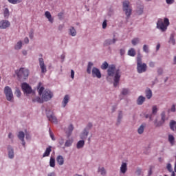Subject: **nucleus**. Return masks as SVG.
Here are the masks:
<instances>
[{
	"mask_svg": "<svg viewBox=\"0 0 176 176\" xmlns=\"http://www.w3.org/2000/svg\"><path fill=\"white\" fill-rule=\"evenodd\" d=\"M10 26V23L6 20H2L0 21V28L1 30H6L8 27Z\"/></svg>",
	"mask_w": 176,
	"mask_h": 176,
	"instance_id": "15",
	"label": "nucleus"
},
{
	"mask_svg": "<svg viewBox=\"0 0 176 176\" xmlns=\"http://www.w3.org/2000/svg\"><path fill=\"white\" fill-rule=\"evenodd\" d=\"M38 64L41 69V74H46V72H47V67L45 65L43 58H38Z\"/></svg>",
	"mask_w": 176,
	"mask_h": 176,
	"instance_id": "9",
	"label": "nucleus"
},
{
	"mask_svg": "<svg viewBox=\"0 0 176 176\" xmlns=\"http://www.w3.org/2000/svg\"><path fill=\"white\" fill-rule=\"evenodd\" d=\"M98 173L102 176L107 175V170H105V168H104V166H99L98 168Z\"/></svg>",
	"mask_w": 176,
	"mask_h": 176,
	"instance_id": "22",
	"label": "nucleus"
},
{
	"mask_svg": "<svg viewBox=\"0 0 176 176\" xmlns=\"http://www.w3.org/2000/svg\"><path fill=\"white\" fill-rule=\"evenodd\" d=\"M165 2L167 5H173L175 3V0H165Z\"/></svg>",
	"mask_w": 176,
	"mask_h": 176,
	"instance_id": "50",
	"label": "nucleus"
},
{
	"mask_svg": "<svg viewBox=\"0 0 176 176\" xmlns=\"http://www.w3.org/2000/svg\"><path fill=\"white\" fill-rule=\"evenodd\" d=\"M145 94L147 100H151L152 98L153 94L152 90H151V89L147 88L145 91Z\"/></svg>",
	"mask_w": 176,
	"mask_h": 176,
	"instance_id": "26",
	"label": "nucleus"
},
{
	"mask_svg": "<svg viewBox=\"0 0 176 176\" xmlns=\"http://www.w3.org/2000/svg\"><path fill=\"white\" fill-rule=\"evenodd\" d=\"M93 65H94V64L92 62H89L88 63V65H87V72L89 75L91 74V72L93 71Z\"/></svg>",
	"mask_w": 176,
	"mask_h": 176,
	"instance_id": "24",
	"label": "nucleus"
},
{
	"mask_svg": "<svg viewBox=\"0 0 176 176\" xmlns=\"http://www.w3.org/2000/svg\"><path fill=\"white\" fill-rule=\"evenodd\" d=\"M144 130H145V124H142L140 126L138 129V134H142L144 133Z\"/></svg>",
	"mask_w": 176,
	"mask_h": 176,
	"instance_id": "35",
	"label": "nucleus"
},
{
	"mask_svg": "<svg viewBox=\"0 0 176 176\" xmlns=\"http://www.w3.org/2000/svg\"><path fill=\"white\" fill-rule=\"evenodd\" d=\"M136 63L137 71L138 74H144V72H146L148 65H146V63H142V55H141V53L138 54L136 57Z\"/></svg>",
	"mask_w": 176,
	"mask_h": 176,
	"instance_id": "3",
	"label": "nucleus"
},
{
	"mask_svg": "<svg viewBox=\"0 0 176 176\" xmlns=\"http://www.w3.org/2000/svg\"><path fill=\"white\" fill-rule=\"evenodd\" d=\"M47 118L50 122L52 123H54V124H57L58 123V120L57 119V117L53 114V113H47Z\"/></svg>",
	"mask_w": 176,
	"mask_h": 176,
	"instance_id": "11",
	"label": "nucleus"
},
{
	"mask_svg": "<svg viewBox=\"0 0 176 176\" xmlns=\"http://www.w3.org/2000/svg\"><path fill=\"white\" fill-rule=\"evenodd\" d=\"M148 67H150V68H155V67H156V62L150 60L148 62Z\"/></svg>",
	"mask_w": 176,
	"mask_h": 176,
	"instance_id": "44",
	"label": "nucleus"
},
{
	"mask_svg": "<svg viewBox=\"0 0 176 176\" xmlns=\"http://www.w3.org/2000/svg\"><path fill=\"white\" fill-rule=\"evenodd\" d=\"M127 170V162H122L120 167V174H125Z\"/></svg>",
	"mask_w": 176,
	"mask_h": 176,
	"instance_id": "14",
	"label": "nucleus"
},
{
	"mask_svg": "<svg viewBox=\"0 0 176 176\" xmlns=\"http://www.w3.org/2000/svg\"><path fill=\"white\" fill-rule=\"evenodd\" d=\"M10 3H12V5H17V3H20L23 1V0H8Z\"/></svg>",
	"mask_w": 176,
	"mask_h": 176,
	"instance_id": "41",
	"label": "nucleus"
},
{
	"mask_svg": "<svg viewBox=\"0 0 176 176\" xmlns=\"http://www.w3.org/2000/svg\"><path fill=\"white\" fill-rule=\"evenodd\" d=\"M15 96H16L18 98L21 96V91H20L19 88H16Z\"/></svg>",
	"mask_w": 176,
	"mask_h": 176,
	"instance_id": "48",
	"label": "nucleus"
},
{
	"mask_svg": "<svg viewBox=\"0 0 176 176\" xmlns=\"http://www.w3.org/2000/svg\"><path fill=\"white\" fill-rule=\"evenodd\" d=\"M25 136L27 141H31V135L30 133H26Z\"/></svg>",
	"mask_w": 176,
	"mask_h": 176,
	"instance_id": "52",
	"label": "nucleus"
},
{
	"mask_svg": "<svg viewBox=\"0 0 176 176\" xmlns=\"http://www.w3.org/2000/svg\"><path fill=\"white\" fill-rule=\"evenodd\" d=\"M140 41L141 40L140 39V38H135L131 40V43L133 45V46H137V45H138V43H140Z\"/></svg>",
	"mask_w": 176,
	"mask_h": 176,
	"instance_id": "36",
	"label": "nucleus"
},
{
	"mask_svg": "<svg viewBox=\"0 0 176 176\" xmlns=\"http://www.w3.org/2000/svg\"><path fill=\"white\" fill-rule=\"evenodd\" d=\"M171 112H175V105H173L170 109Z\"/></svg>",
	"mask_w": 176,
	"mask_h": 176,
	"instance_id": "63",
	"label": "nucleus"
},
{
	"mask_svg": "<svg viewBox=\"0 0 176 176\" xmlns=\"http://www.w3.org/2000/svg\"><path fill=\"white\" fill-rule=\"evenodd\" d=\"M56 162L59 166L64 164V157L62 155H58L56 157Z\"/></svg>",
	"mask_w": 176,
	"mask_h": 176,
	"instance_id": "28",
	"label": "nucleus"
},
{
	"mask_svg": "<svg viewBox=\"0 0 176 176\" xmlns=\"http://www.w3.org/2000/svg\"><path fill=\"white\" fill-rule=\"evenodd\" d=\"M168 25H170V20L168 18H164V20L160 19L157 22V30H160L162 32H166Z\"/></svg>",
	"mask_w": 176,
	"mask_h": 176,
	"instance_id": "4",
	"label": "nucleus"
},
{
	"mask_svg": "<svg viewBox=\"0 0 176 176\" xmlns=\"http://www.w3.org/2000/svg\"><path fill=\"white\" fill-rule=\"evenodd\" d=\"M91 127H93V124L91 122H89L87 124V126L85 129H87V130H90V129H91Z\"/></svg>",
	"mask_w": 176,
	"mask_h": 176,
	"instance_id": "51",
	"label": "nucleus"
},
{
	"mask_svg": "<svg viewBox=\"0 0 176 176\" xmlns=\"http://www.w3.org/2000/svg\"><path fill=\"white\" fill-rule=\"evenodd\" d=\"M168 140L170 144V145H174V144H175V138H174V135H173L172 134L168 135Z\"/></svg>",
	"mask_w": 176,
	"mask_h": 176,
	"instance_id": "32",
	"label": "nucleus"
},
{
	"mask_svg": "<svg viewBox=\"0 0 176 176\" xmlns=\"http://www.w3.org/2000/svg\"><path fill=\"white\" fill-rule=\"evenodd\" d=\"M122 9H123V12L125 13L127 17H130V16H131V12L133 11V9L131 8V6H130L129 1H123Z\"/></svg>",
	"mask_w": 176,
	"mask_h": 176,
	"instance_id": "7",
	"label": "nucleus"
},
{
	"mask_svg": "<svg viewBox=\"0 0 176 176\" xmlns=\"http://www.w3.org/2000/svg\"><path fill=\"white\" fill-rule=\"evenodd\" d=\"M157 74L159 75H162V74H163V69L162 68H158L157 69Z\"/></svg>",
	"mask_w": 176,
	"mask_h": 176,
	"instance_id": "57",
	"label": "nucleus"
},
{
	"mask_svg": "<svg viewBox=\"0 0 176 176\" xmlns=\"http://www.w3.org/2000/svg\"><path fill=\"white\" fill-rule=\"evenodd\" d=\"M161 119L163 123H164V122H166V112L163 111L161 113Z\"/></svg>",
	"mask_w": 176,
	"mask_h": 176,
	"instance_id": "46",
	"label": "nucleus"
},
{
	"mask_svg": "<svg viewBox=\"0 0 176 176\" xmlns=\"http://www.w3.org/2000/svg\"><path fill=\"white\" fill-rule=\"evenodd\" d=\"M14 137V136L13 135V134L12 133H9L8 138H10V140H13Z\"/></svg>",
	"mask_w": 176,
	"mask_h": 176,
	"instance_id": "59",
	"label": "nucleus"
},
{
	"mask_svg": "<svg viewBox=\"0 0 176 176\" xmlns=\"http://www.w3.org/2000/svg\"><path fill=\"white\" fill-rule=\"evenodd\" d=\"M101 69H107V75L106 79L107 82L112 83L113 82L114 87H117L120 82V78L122 76V72L118 68H116L115 65L108 64L107 62H104L100 66Z\"/></svg>",
	"mask_w": 176,
	"mask_h": 176,
	"instance_id": "1",
	"label": "nucleus"
},
{
	"mask_svg": "<svg viewBox=\"0 0 176 176\" xmlns=\"http://www.w3.org/2000/svg\"><path fill=\"white\" fill-rule=\"evenodd\" d=\"M32 102H38L39 104H43V102H44L42 96H41V98L39 96L33 98L32 99Z\"/></svg>",
	"mask_w": 176,
	"mask_h": 176,
	"instance_id": "29",
	"label": "nucleus"
},
{
	"mask_svg": "<svg viewBox=\"0 0 176 176\" xmlns=\"http://www.w3.org/2000/svg\"><path fill=\"white\" fill-rule=\"evenodd\" d=\"M166 168L169 173H173V166H171V164L168 163L166 165Z\"/></svg>",
	"mask_w": 176,
	"mask_h": 176,
	"instance_id": "45",
	"label": "nucleus"
},
{
	"mask_svg": "<svg viewBox=\"0 0 176 176\" xmlns=\"http://www.w3.org/2000/svg\"><path fill=\"white\" fill-rule=\"evenodd\" d=\"M93 78H97L98 79H101V77L102 75L101 74V71H100V69L94 67L92 68V72L91 73Z\"/></svg>",
	"mask_w": 176,
	"mask_h": 176,
	"instance_id": "10",
	"label": "nucleus"
},
{
	"mask_svg": "<svg viewBox=\"0 0 176 176\" xmlns=\"http://www.w3.org/2000/svg\"><path fill=\"white\" fill-rule=\"evenodd\" d=\"M63 28H64V25L63 24L59 25L58 27V30L59 31H63Z\"/></svg>",
	"mask_w": 176,
	"mask_h": 176,
	"instance_id": "58",
	"label": "nucleus"
},
{
	"mask_svg": "<svg viewBox=\"0 0 176 176\" xmlns=\"http://www.w3.org/2000/svg\"><path fill=\"white\" fill-rule=\"evenodd\" d=\"M4 94L6 97V100L10 101V102H13L14 98L13 96V92L12 91V88L7 86L4 88Z\"/></svg>",
	"mask_w": 176,
	"mask_h": 176,
	"instance_id": "8",
	"label": "nucleus"
},
{
	"mask_svg": "<svg viewBox=\"0 0 176 176\" xmlns=\"http://www.w3.org/2000/svg\"><path fill=\"white\" fill-rule=\"evenodd\" d=\"M45 16L46 19H47L48 21L51 23L53 24V22L54 21V19L52 16V14H50V12L46 11L45 12Z\"/></svg>",
	"mask_w": 176,
	"mask_h": 176,
	"instance_id": "19",
	"label": "nucleus"
},
{
	"mask_svg": "<svg viewBox=\"0 0 176 176\" xmlns=\"http://www.w3.org/2000/svg\"><path fill=\"white\" fill-rule=\"evenodd\" d=\"M116 38H113V39H111V38H109V39H107L105 41H104V45L105 46H109V45H113L115 43H116Z\"/></svg>",
	"mask_w": 176,
	"mask_h": 176,
	"instance_id": "23",
	"label": "nucleus"
},
{
	"mask_svg": "<svg viewBox=\"0 0 176 176\" xmlns=\"http://www.w3.org/2000/svg\"><path fill=\"white\" fill-rule=\"evenodd\" d=\"M25 137V134L23 131H19L18 133V138L21 141L22 145L24 148H25V140H24Z\"/></svg>",
	"mask_w": 176,
	"mask_h": 176,
	"instance_id": "16",
	"label": "nucleus"
},
{
	"mask_svg": "<svg viewBox=\"0 0 176 176\" xmlns=\"http://www.w3.org/2000/svg\"><path fill=\"white\" fill-rule=\"evenodd\" d=\"M69 100H71V96L69 95H65L63 97V99L62 100V108H65L67 105H68V102H69Z\"/></svg>",
	"mask_w": 176,
	"mask_h": 176,
	"instance_id": "13",
	"label": "nucleus"
},
{
	"mask_svg": "<svg viewBox=\"0 0 176 176\" xmlns=\"http://www.w3.org/2000/svg\"><path fill=\"white\" fill-rule=\"evenodd\" d=\"M163 123H164V122H163V121H160V122H157V120H155L154 121V124L156 127H160V126H162L163 124Z\"/></svg>",
	"mask_w": 176,
	"mask_h": 176,
	"instance_id": "43",
	"label": "nucleus"
},
{
	"mask_svg": "<svg viewBox=\"0 0 176 176\" xmlns=\"http://www.w3.org/2000/svg\"><path fill=\"white\" fill-rule=\"evenodd\" d=\"M25 43H30V39H28V37H25L24 38Z\"/></svg>",
	"mask_w": 176,
	"mask_h": 176,
	"instance_id": "61",
	"label": "nucleus"
},
{
	"mask_svg": "<svg viewBox=\"0 0 176 176\" xmlns=\"http://www.w3.org/2000/svg\"><path fill=\"white\" fill-rule=\"evenodd\" d=\"M168 43L171 45L172 46H175L176 41H175V34L174 33L170 34L169 38L168 40Z\"/></svg>",
	"mask_w": 176,
	"mask_h": 176,
	"instance_id": "17",
	"label": "nucleus"
},
{
	"mask_svg": "<svg viewBox=\"0 0 176 176\" xmlns=\"http://www.w3.org/2000/svg\"><path fill=\"white\" fill-rule=\"evenodd\" d=\"M129 93V89H126V88H123L121 91V94H122V96H127Z\"/></svg>",
	"mask_w": 176,
	"mask_h": 176,
	"instance_id": "42",
	"label": "nucleus"
},
{
	"mask_svg": "<svg viewBox=\"0 0 176 176\" xmlns=\"http://www.w3.org/2000/svg\"><path fill=\"white\" fill-rule=\"evenodd\" d=\"M76 30L75 29V28L71 26L69 28V35H71V36H76Z\"/></svg>",
	"mask_w": 176,
	"mask_h": 176,
	"instance_id": "25",
	"label": "nucleus"
},
{
	"mask_svg": "<svg viewBox=\"0 0 176 176\" xmlns=\"http://www.w3.org/2000/svg\"><path fill=\"white\" fill-rule=\"evenodd\" d=\"M21 89L24 94H26V96H30V94H31L32 96H35V91L32 90L31 86H30V85H28V83H22Z\"/></svg>",
	"mask_w": 176,
	"mask_h": 176,
	"instance_id": "6",
	"label": "nucleus"
},
{
	"mask_svg": "<svg viewBox=\"0 0 176 176\" xmlns=\"http://www.w3.org/2000/svg\"><path fill=\"white\" fill-rule=\"evenodd\" d=\"M146 100V98H145L143 96H140L137 100H136V104L138 105H142V104H144V102H145V100Z\"/></svg>",
	"mask_w": 176,
	"mask_h": 176,
	"instance_id": "20",
	"label": "nucleus"
},
{
	"mask_svg": "<svg viewBox=\"0 0 176 176\" xmlns=\"http://www.w3.org/2000/svg\"><path fill=\"white\" fill-rule=\"evenodd\" d=\"M152 114L156 115L157 113V111H159V108L157 107V105H153L151 109Z\"/></svg>",
	"mask_w": 176,
	"mask_h": 176,
	"instance_id": "39",
	"label": "nucleus"
},
{
	"mask_svg": "<svg viewBox=\"0 0 176 176\" xmlns=\"http://www.w3.org/2000/svg\"><path fill=\"white\" fill-rule=\"evenodd\" d=\"M74 144V138H69L67 139L65 143V148H69L70 146H72V144Z\"/></svg>",
	"mask_w": 176,
	"mask_h": 176,
	"instance_id": "21",
	"label": "nucleus"
},
{
	"mask_svg": "<svg viewBox=\"0 0 176 176\" xmlns=\"http://www.w3.org/2000/svg\"><path fill=\"white\" fill-rule=\"evenodd\" d=\"M70 76L72 79H74L75 78V72L73 69L71 70Z\"/></svg>",
	"mask_w": 176,
	"mask_h": 176,
	"instance_id": "55",
	"label": "nucleus"
},
{
	"mask_svg": "<svg viewBox=\"0 0 176 176\" xmlns=\"http://www.w3.org/2000/svg\"><path fill=\"white\" fill-rule=\"evenodd\" d=\"M22 54L23 56H27V54H28V52L25 50H22Z\"/></svg>",
	"mask_w": 176,
	"mask_h": 176,
	"instance_id": "60",
	"label": "nucleus"
},
{
	"mask_svg": "<svg viewBox=\"0 0 176 176\" xmlns=\"http://www.w3.org/2000/svg\"><path fill=\"white\" fill-rule=\"evenodd\" d=\"M72 131H74V126L72 124H70L68 126L67 131H66L67 134V137H71V135L72 134Z\"/></svg>",
	"mask_w": 176,
	"mask_h": 176,
	"instance_id": "34",
	"label": "nucleus"
},
{
	"mask_svg": "<svg viewBox=\"0 0 176 176\" xmlns=\"http://www.w3.org/2000/svg\"><path fill=\"white\" fill-rule=\"evenodd\" d=\"M143 52L144 53H146V54H148L149 53L150 50H149V45H148L144 44L143 45Z\"/></svg>",
	"mask_w": 176,
	"mask_h": 176,
	"instance_id": "40",
	"label": "nucleus"
},
{
	"mask_svg": "<svg viewBox=\"0 0 176 176\" xmlns=\"http://www.w3.org/2000/svg\"><path fill=\"white\" fill-rule=\"evenodd\" d=\"M89 135V130L87 129H84L80 135V140H86L87 138V136Z\"/></svg>",
	"mask_w": 176,
	"mask_h": 176,
	"instance_id": "18",
	"label": "nucleus"
},
{
	"mask_svg": "<svg viewBox=\"0 0 176 176\" xmlns=\"http://www.w3.org/2000/svg\"><path fill=\"white\" fill-rule=\"evenodd\" d=\"M16 74L19 80H24L28 78L30 72L28 71V69L21 68L20 69L16 71Z\"/></svg>",
	"mask_w": 176,
	"mask_h": 176,
	"instance_id": "5",
	"label": "nucleus"
},
{
	"mask_svg": "<svg viewBox=\"0 0 176 176\" xmlns=\"http://www.w3.org/2000/svg\"><path fill=\"white\" fill-rule=\"evenodd\" d=\"M50 135L52 141H54L56 140V139H54V135H53V133H52V131H50Z\"/></svg>",
	"mask_w": 176,
	"mask_h": 176,
	"instance_id": "56",
	"label": "nucleus"
},
{
	"mask_svg": "<svg viewBox=\"0 0 176 176\" xmlns=\"http://www.w3.org/2000/svg\"><path fill=\"white\" fill-rule=\"evenodd\" d=\"M160 49V43H157L156 45V52H158Z\"/></svg>",
	"mask_w": 176,
	"mask_h": 176,
	"instance_id": "64",
	"label": "nucleus"
},
{
	"mask_svg": "<svg viewBox=\"0 0 176 176\" xmlns=\"http://www.w3.org/2000/svg\"><path fill=\"white\" fill-rule=\"evenodd\" d=\"M37 91L43 98V101H50L53 98V93L49 89H45L42 85L41 82H39L37 85Z\"/></svg>",
	"mask_w": 176,
	"mask_h": 176,
	"instance_id": "2",
	"label": "nucleus"
},
{
	"mask_svg": "<svg viewBox=\"0 0 176 176\" xmlns=\"http://www.w3.org/2000/svg\"><path fill=\"white\" fill-rule=\"evenodd\" d=\"M85 146V140H79L76 144V148L77 149H82Z\"/></svg>",
	"mask_w": 176,
	"mask_h": 176,
	"instance_id": "31",
	"label": "nucleus"
},
{
	"mask_svg": "<svg viewBox=\"0 0 176 176\" xmlns=\"http://www.w3.org/2000/svg\"><path fill=\"white\" fill-rule=\"evenodd\" d=\"M4 17L6 19H8V17H9V9L8 8L4 9Z\"/></svg>",
	"mask_w": 176,
	"mask_h": 176,
	"instance_id": "49",
	"label": "nucleus"
},
{
	"mask_svg": "<svg viewBox=\"0 0 176 176\" xmlns=\"http://www.w3.org/2000/svg\"><path fill=\"white\" fill-rule=\"evenodd\" d=\"M23 47V41H19L14 45L15 50H20Z\"/></svg>",
	"mask_w": 176,
	"mask_h": 176,
	"instance_id": "33",
	"label": "nucleus"
},
{
	"mask_svg": "<svg viewBox=\"0 0 176 176\" xmlns=\"http://www.w3.org/2000/svg\"><path fill=\"white\" fill-rule=\"evenodd\" d=\"M8 155L9 159H14V148L12 146H8L7 147Z\"/></svg>",
	"mask_w": 176,
	"mask_h": 176,
	"instance_id": "12",
	"label": "nucleus"
},
{
	"mask_svg": "<svg viewBox=\"0 0 176 176\" xmlns=\"http://www.w3.org/2000/svg\"><path fill=\"white\" fill-rule=\"evenodd\" d=\"M50 152H52V146H50L46 148L45 151L44 152L43 157H47V156H50Z\"/></svg>",
	"mask_w": 176,
	"mask_h": 176,
	"instance_id": "30",
	"label": "nucleus"
},
{
	"mask_svg": "<svg viewBox=\"0 0 176 176\" xmlns=\"http://www.w3.org/2000/svg\"><path fill=\"white\" fill-rule=\"evenodd\" d=\"M136 12L138 14H142V13H144V8L143 7L138 8Z\"/></svg>",
	"mask_w": 176,
	"mask_h": 176,
	"instance_id": "47",
	"label": "nucleus"
},
{
	"mask_svg": "<svg viewBox=\"0 0 176 176\" xmlns=\"http://www.w3.org/2000/svg\"><path fill=\"white\" fill-rule=\"evenodd\" d=\"M47 176H56V173L52 172L47 174Z\"/></svg>",
	"mask_w": 176,
	"mask_h": 176,
	"instance_id": "62",
	"label": "nucleus"
},
{
	"mask_svg": "<svg viewBox=\"0 0 176 176\" xmlns=\"http://www.w3.org/2000/svg\"><path fill=\"white\" fill-rule=\"evenodd\" d=\"M120 56H124V53H126V50L124 48H122L120 50Z\"/></svg>",
	"mask_w": 176,
	"mask_h": 176,
	"instance_id": "54",
	"label": "nucleus"
},
{
	"mask_svg": "<svg viewBox=\"0 0 176 176\" xmlns=\"http://www.w3.org/2000/svg\"><path fill=\"white\" fill-rule=\"evenodd\" d=\"M107 21L104 20L102 23V27L103 28V30H105V28H107Z\"/></svg>",
	"mask_w": 176,
	"mask_h": 176,
	"instance_id": "53",
	"label": "nucleus"
},
{
	"mask_svg": "<svg viewBox=\"0 0 176 176\" xmlns=\"http://www.w3.org/2000/svg\"><path fill=\"white\" fill-rule=\"evenodd\" d=\"M122 119H123V113H122V111H120L118 113V119H117L118 124H120V122H122Z\"/></svg>",
	"mask_w": 176,
	"mask_h": 176,
	"instance_id": "37",
	"label": "nucleus"
},
{
	"mask_svg": "<svg viewBox=\"0 0 176 176\" xmlns=\"http://www.w3.org/2000/svg\"><path fill=\"white\" fill-rule=\"evenodd\" d=\"M127 54L128 56H130V57H135V54H137V52H135V49L130 48L128 50Z\"/></svg>",
	"mask_w": 176,
	"mask_h": 176,
	"instance_id": "27",
	"label": "nucleus"
},
{
	"mask_svg": "<svg viewBox=\"0 0 176 176\" xmlns=\"http://www.w3.org/2000/svg\"><path fill=\"white\" fill-rule=\"evenodd\" d=\"M50 167H52V168L56 167V160L54 158H53V157H50Z\"/></svg>",
	"mask_w": 176,
	"mask_h": 176,
	"instance_id": "38",
	"label": "nucleus"
}]
</instances>
